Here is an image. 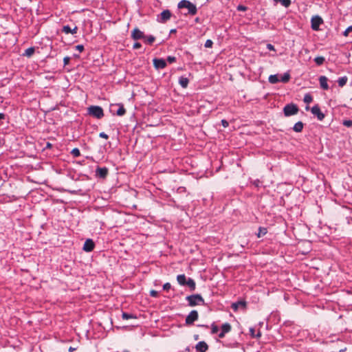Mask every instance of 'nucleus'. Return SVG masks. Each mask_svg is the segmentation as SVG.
I'll use <instances>...</instances> for the list:
<instances>
[{
  "label": "nucleus",
  "instance_id": "25",
  "mask_svg": "<svg viewBox=\"0 0 352 352\" xmlns=\"http://www.w3.org/2000/svg\"><path fill=\"white\" fill-rule=\"evenodd\" d=\"M267 228H265L264 227H259L258 233H256V236L258 238H260V237L265 235L267 234Z\"/></svg>",
  "mask_w": 352,
  "mask_h": 352
},
{
  "label": "nucleus",
  "instance_id": "58",
  "mask_svg": "<svg viewBox=\"0 0 352 352\" xmlns=\"http://www.w3.org/2000/svg\"><path fill=\"white\" fill-rule=\"evenodd\" d=\"M274 1L275 2H276V3H277V2H280V0H274Z\"/></svg>",
  "mask_w": 352,
  "mask_h": 352
},
{
  "label": "nucleus",
  "instance_id": "1",
  "mask_svg": "<svg viewBox=\"0 0 352 352\" xmlns=\"http://www.w3.org/2000/svg\"><path fill=\"white\" fill-rule=\"evenodd\" d=\"M179 9L186 8L188 12L184 14L195 15L197 13V6L188 0H182L177 4Z\"/></svg>",
  "mask_w": 352,
  "mask_h": 352
},
{
  "label": "nucleus",
  "instance_id": "28",
  "mask_svg": "<svg viewBox=\"0 0 352 352\" xmlns=\"http://www.w3.org/2000/svg\"><path fill=\"white\" fill-rule=\"evenodd\" d=\"M144 39H145V43H148V45H152L155 40V37L153 35H149L147 36H145V38Z\"/></svg>",
  "mask_w": 352,
  "mask_h": 352
},
{
  "label": "nucleus",
  "instance_id": "44",
  "mask_svg": "<svg viewBox=\"0 0 352 352\" xmlns=\"http://www.w3.org/2000/svg\"><path fill=\"white\" fill-rule=\"evenodd\" d=\"M250 333L252 338H255V329L254 327L250 328Z\"/></svg>",
  "mask_w": 352,
  "mask_h": 352
},
{
  "label": "nucleus",
  "instance_id": "19",
  "mask_svg": "<svg viewBox=\"0 0 352 352\" xmlns=\"http://www.w3.org/2000/svg\"><path fill=\"white\" fill-rule=\"evenodd\" d=\"M186 286H188L191 292L195 291L196 289V283L195 280L191 278H188Z\"/></svg>",
  "mask_w": 352,
  "mask_h": 352
},
{
  "label": "nucleus",
  "instance_id": "60",
  "mask_svg": "<svg viewBox=\"0 0 352 352\" xmlns=\"http://www.w3.org/2000/svg\"><path fill=\"white\" fill-rule=\"evenodd\" d=\"M30 1H32V0H29Z\"/></svg>",
  "mask_w": 352,
  "mask_h": 352
},
{
  "label": "nucleus",
  "instance_id": "7",
  "mask_svg": "<svg viewBox=\"0 0 352 352\" xmlns=\"http://www.w3.org/2000/svg\"><path fill=\"white\" fill-rule=\"evenodd\" d=\"M323 23V20L320 16H314L311 19V27L313 30H319V27Z\"/></svg>",
  "mask_w": 352,
  "mask_h": 352
},
{
  "label": "nucleus",
  "instance_id": "34",
  "mask_svg": "<svg viewBox=\"0 0 352 352\" xmlns=\"http://www.w3.org/2000/svg\"><path fill=\"white\" fill-rule=\"evenodd\" d=\"M342 124L346 127L352 126V120H344L342 122Z\"/></svg>",
  "mask_w": 352,
  "mask_h": 352
},
{
  "label": "nucleus",
  "instance_id": "26",
  "mask_svg": "<svg viewBox=\"0 0 352 352\" xmlns=\"http://www.w3.org/2000/svg\"><path fill=\"white\" fill-rule=\"evenodd\" d=\"M290 74L289 72L285 73L280 78V82H282L283 83H286L289 81L290 80Z\"/></svg>",
  "mask_w": 352,
  "mask_h": 352
},
{
  "label": "nucleus",
  "instance_id": "43",
  "mask_svg": "<svg viewBox=\"0 0 352 352\" xmlns=\"http://www.w3.org/2000/svg\"><path fill=\"white\" fill-rule=\"evenodd\" d=\"M99 137L107 140L109 138V136L107 134H106L104 132H101L99 134Z\"/></svg>",
  "mask_w": 352,
  "mask_h": 352
},
{
  "label": "nucleus",
  "instance_id": "41",
  "mask_svg": "<svg viewBox=\"0 0 352 352\" xmlns=\"http://www.w3.org/2000/svg\"><path fill=\"white\" fill-rule=\"evenodd\" d=\"M171 288V285L169 283H166L163 285V289L168 291Z\"/></svg>",
  "mask_w": 352,
  "mask_h": 352
},
{
  "label": "nucleus",
  "instance_id": "21",
  "mask_svg": "<svg viewBox=\"0 0 352 352\" xmlns=\"http://www.w3.org/2000/svg\"><path fill=\"white\" fill-rule=\"evenodd\" d=\"M304 124L301 121L297 122L293 126V130L296 133H300L302 131Z\"/></svg>",
  "mask_w": 352,
  "mask_h": 352
},
{
  "label": "nucleus",
  "instance_id": "15",
  "mask_svg": "<svg viewBox=\"0 0 352 352\" xmlns=\"http://www.w3.org/2000/svg\"><path fill=\"white\" fill-rule=\"evenodd\" d=\"M197 352H206L208 349V345L204 341H200L195 345Z\"/></svg>",
  "mask_w": 352,
  "mask_h": 352
},
{
  "label": "nucleus",
  "instance_id": "4",
  "mask_svg": "<svg viewBox=\"0 0 352 352\" xmlns=\"http://www.w3.org/2000/svg\"><path fill=\"white\" fill-rule=\"evenodd\" d=\"M87 113L89 115L97 118L100 119L104 116V111L100 106H90L87 108Z\"/></svg>",
  "mask_w": 352,
  "mask_h": 352
},
{
  "label": "nucleus",
  "instance_id": "56",
  "mask_svg": "<svg viewBox=\"0 0 352 352\" xmlns=\"http://www.w3.org/2000/svg\"><path fill=\"white\" fill-rule=\"evenodd\" d=\"M199 335L196 334V335L194 336V339L195 340H197L199 339Z\"/></svg>",
  "mask_w": 352,
  "mask_h": 352
},
{
  "label": "nucleus",
  "instance_id": "30",
  "mask_svg": "<svg viewBox=\"0 0 352 352\" xmlns=\"http://www.w3.org/2000/svg\"><path fill=\"white\" fill-rule=\"evenodd\" d=\"M325 61V58L323 56H317L314 58V62L317 65H321Z\"/></svg>",
  "mask_w": 352,
  "mask_h": 352
},
{
  "label": "nucleus",
  "instance_id": "39",
  "mask_svg": "<svg viewBox=\"0 0 352 352\" xmlns=\"http://www.w3.org/2000/svg\"><path fill=\"white\" fill-rule=\"evenodd\" d=\"M167 61L169 63H175L176 61V58L175 56H168L167 57Z\"/></svg>",
  "mask_w": 352,
  "mask_h": 352
},
{
  "label": "nucleus",
  "instance_id": "29",
  "mask_svg": "<svg viewBox=\"0 0 352 352\" xmlns=\"http://www.w3.org/2000/svg\"><path fill=\"white\" fill-rule=\"evenodd\" d=\"M122 318L123 320H129V319H131V318H136V316L131 314H129L126 312H122Z\"/></svg>",
  "mask_w": 352,
  "mask_h": 352
},
{
  "label": "nucleus",
  "instance_id": "38",
  "mask_svg": "<svg viewBox=\"0 0 352 352\" xmlns=\"http://www.w3.org/2000/svg\"><path fill=\"white\" fill-rule=\"evenodd\" d=\"M352 32V25L348 27L345 31L343 32V35L344 36H347L349 35V34Z\"/></svg>",
  "mask_w": 352,
  "mask_h": 352
},
{
  "label": "nucleus",
  "instance_id": "3",
  "mask_svg": "<svg viewBox=\"0 0 352 352\" xmlns=\"http://www.w3.org/2000/svg\"><path fill=\"white\" fill-rule=\"evenodd\" d=\"M299 111V108L297 104L294 103L287 104L283 108V113L285 117H289L297 114Z\"/></svg>",
  "mask_w": 352,
  "mask_h": 352
},
{
  "label": "nucleus",
  "instance_id": "49",
  "mask_svg": "<svg viewBox=\"0 0 352 352\" xmlns=\"http://www.w3.org/2000/svg\"><path fill=\"white\" fill-rule=\"evenodd\" d=\"M52 147V144L50 142H47L44 149L51 148Z\"/></svg>",
  "mask_w": 352,
  "mask_h": 352
},
{
  "label": "nucleus",
  "instance_id": "46",
  "mask_svg": "<svg viewBox=\"0 0 352 352\" xmlns=\"http://www.w3.org/2000/svg\"><path fill=\"white\" fill-rule=\"evenodd\" d=\"M75 47L77 50H78L80 52L84 50V46L82 45H78Z\"/></svg>",
  "mask_w": 352,
  "mask_h": 352
},
{
  "label": "nucleus",
  "instance_id": "5",
  "mask_svg": "<svg viewBox=\"0 0 352 352\" xmlns=\"http://www.w3.org/2000/svg\"><path fill=\"white\" fill-rule=\"evenodd\" d=\"M110 111L113 115H117L118 116H122L126 112L124 105L121 103L111 104L110 107Z\"/></svg>",
  "mask_w": 352,
  "mask_h": 352
},
{
  "label": "nucleus",
  "instance_id": "16",
  "mask_svg": "<svg viewBox=\"0 0 352 352\" xmlns=\"http://www.w3.org/2000/svg\"><path fill=\"white\" fill-rule=\"evenodd\" d=\"M327 81L328 78L326 76H321L319 77L320 86L323 90H328L329 88Z\"/></svg>",
  "mask_w": 352,
  "mask_h": 352
},
{
  "label": "nucleus",
  "instance_id": "18",
  "mask_svg": "<svg viewBox=\"0 0 352 352\" xmlns=\"http://www.w3.org/2000/svg\"><path fill=\"white\" fill-rule=\"evenodd\" d=\"M177 280L180 285L186 286V281L188 280V279L186 278L185 274H179L177 276Z\"/></svg>",
  "mask_w": 352,
  "mask_h": 352
},
{
  "label": "nucleus",
  "instance_id": "54",
  "mask_svg": "<svg viewBox=\"0 0 352 352\" xmlns=\"http://www.w3.org/2000/svg\"><path fill=\"white\" fill-rule=\"evenodd\" d=\"M261 336V333L258 331L257 334H255V338H260Z\"/></svg>",
  "mask_w": 352,
  "mask_h": 352
},
{
  "label": "nucleus",
  "instance_id": "53",
  "mask_svg": "<svg viewBox=\"0 0 352 352\" xmlns=\"http://www.w3.org/2000/svg\"><path fill=\"white\" fill-rule=\"evenodd\" d=\"M76 350V348H74V347H72V346H70L68 349L69 352H74V351Z\"/></svg>",
  "mask_w": 352,
  "mask_h": 352
},
{
  "label": "nucleus",
  "instance_id": "55",
  "mask_svg": "<svg viewBox=\"0 0 352 352\" xmlns=\"http://www.w3.org/2000/svg\"><path fill=\"white\" fill-rule=\"evenodd\" d=\"M176 32H177L176 29H172L170 31V34H173V33H175Z\"/></svg>",
  "mask_w": 352,
  "mask_h": 352
},
{
  "label": "nucleus",
  "instance_id": "33",
  "mask_svg": "<svg viewBox=\"0 0 352 352\" xmlns=\"http://www.w3.org/2000/svg\"><path fill=\"white\" fill-rule=\"evenodd\" d=\"M280 2L285 8L289 7L292 3L291 0H280Z\"/></svg>",
  "mask_w": 352,
  "mask_h": 352
},
{
  "label": "nucleus",
  "instance_id": "48",
  "mask_svg": "<svg viewBox=\"0 0 352 352\" xmlns=\"http://www.w3.org/2000/svg\"><path fill=\"white\" fill-rule=\"evenodd\" d=\"M267 48L269 50H273V51H275V48H274V46L272 44H267Z\"/></svg>",
  "mask_w": 352,
  "mask_h": 352
},
{
  "label": "nucleus",
  "instance_id": "27",
  "mask_svg": "<svg viewBox=\"0 0 352 352\" xmlns=\"http://www.w3.org/2000/svg\"><path fill=\"white\" fill-rule=\"evenodd\" d=\"M348 78L346 76H342L338 78V85L341 87L344 86L347 82Z\"/></svg>",
  "mask_w": 352,
  "mask_h": 352
},
{
  "label": "nucleus",
  "instance_id": "40",
  "mask_svg": "<svg viewBox=\"0 0 352 352\" xmlns=\"http://www.w3.org/2000/svg\"><path fill=\"white\" fill-rule=\"evenodd\" d=\"M150 296L153 298H157L158 297V292L155 290H151L150 292Z\"/></svg>",
  "mask_w": 352,
  "mask_h": 352
},
{
  "label": "nucleus",
  "instance_id": "17",
  "mask_svg": "<svg viewBox=\"0 0 352 352\" xmlns=\"http://www.w3.org/2000/svg\"><path fill=\"white\" fill-rule=\"evenodd\" d=\"M62 31H63V32H64L65 34H76V32L78 31V27L75 26L73 29H72L69 25H64L63 27Z\"/></svg>",
  "mask_w": 352,
  "mask_h": 352
},
{
  "label": "nucleus",
  "instance_id": "42",
  "mask_svg": "<svg viewBox=\"0 0 352 352\" xmlns=\"http://www.w3.org/2000/svg\"><path fill=\"white\" fill-rule=\"evenodd\" d=\"M69 61H70V57L69 56H65L64 58H63V63H64V65H67L69 63Z\"/></svg>",
  "mask_w": 352,
  "mask_h": 352
},
{
  "label": "nucleus",
  "instance_id": "8",
  "mask_svg": "<svg viewBox=\"0 0 352 352\" xmlns=\"http://www.w3.org/2000/svg\"><path fill=\"white\" fill-rule=\"evenodd\" d=\"M171 15V12L169 10H164L157 16V21L159 23H164L170 19Z\"/></svg>",
  "mask_w": 352,
  "mask_h": 352
},
{
  "label": "nucleus",
  "instance_id": "51",
  "mask_svg": "<svg viewBox=\"0 0 352 352\" xmlns=\"http://www.w3.org/2000/svg\"><path fill=\"white\" fill-rule=\"evenodd\" d=\"M226 333L221 331L219 333L218 336L219 338H223L225 337Z\"/></svg>",
  "mask_w": 352,
  "mask_h": 352
},
{
  "label": "nucleus",
  "instance_id": "57",
  "mask_svg": "<svg viewBox=\"0 0 352 352\" xmlns=\"http://www.w3.org/2000/svg\"><path fill=\"white\" fill-rule=\"evenodd\" d=\"M186 351H187V352H190V348H189V347H187V348L186 349Z\"/></svg>",
  "mask_w": 352,
  "mask_h": 352
},
{
  "label": "nucleus",
  "instance_id": "59",
  "mask_svg": "<svg viewBox=\"0 0 352 352\" xmlns=\"http://www.w3.org/2000/svg\"><path fill=\"white\" fill-rule=\"evenodd\" d=\"M345 350H346V349H342V350H340V352L344 351H345Z\"/></svg>",
  "mask_w": 352,
  "mask_h": 352
},
{
  "label": "nucleus",
  "instance_id": "6",
  "mask_svg": "<svg viewBox=\"0 0 352 352\" xmlns=\"http://www.w3.org/2000/svg\"><path fill=\"white\" fill-rule=\"evenodd\" d=\"M198 318H199V314H198L197 311H196V310L191 311L186 318V320H185L186 324L188 326L193 324V323L198 320Z\"/></svg>",
  "mask_w": 352,
  "mask_h": 352
},
{
  "label": "nucleus",
  "instance_id": "12",
  "mask_svg": "<svg viewBox=\"0 0 352 352\" xmlns=\"http://www.w3.org/2000/svg\"><path fill=\"white\" fill-rule=\"evenodd\" d=\"M94 247H95V243L93 241V240L91 239H88L85 241L82 249L84 251H85L87 252H91L94 249Z\"/></svg>",
  "mask_w": 352,
  "mask_h": 352
},
{
  "label": "nucleus",
  "instance_id": "47",
  "mask_svg": "<svg viewBox=\"0 0 352 352\" xmlns=\"http://www.w3.org/2000/svg\"><path fill=\"white\" fill-rule=\"evenodd\" d=\"M221 124H222V126H223V127L226 128V127H228V126L229 123H228V122L227 120H221Z\"/></svg>",
  "mask_w": 352,
  "mask_h": 352
},
{
  "label": "nucleus",
  "instance_id": "31",
  "mask_svg": "<svg viewBox=\"0 0 352 352\" xmlns=\"http://www.w3.org/2000/svg\"><path fill=\"white\" fill-rule=\"evenodd\" d=\"M313 98L309 94H307L304 96L303 101L307 104H309L312 102Z\"/></svg>",
  "mask_w": 352,
  "mask_h": 352
},
{
  "label": "nucleus",
  "instance_id": "13",
  "mask_svg": "<svg viewBox=\"0 0 352 352\" xmlns=\"http://www.w3.org/2000/svg\"><path fill=\"white\" fill-rule=\"evenodd\" d=\"M153 61L154 67L157 69H164L166 67V62L163 58H154Z\"/></svg>",
  "mask_w": 352,
  "mask_h": 352
},
{
  "label": "nucleus",
  "instance_id": "37",
  "mask_svg": "<svg viewBox=\"0 0 352 352\" xmlns=\"http://www.w3.org/2000/svg\"><path fill=\"white\" fill-rule=\"evenodd\" d=\"M236 10L238 11H241V12H245L248 10V7L243 6V5H239L237 7H236Z\"/></svg>",
  "mask_w": 352,
  "mask_h": 352
},
{
  "label": "nucleus",
  "instance_id": "2",
  "mask_svg": "<svg viewBox=\"0 0 352 352\" xmlns=\"http://www.w3.org/2000/svg\"><path fill=\"white\" fill-rule=\"evenodd\" d=\"M186 300L188 301V305L190 307H195L197 305H204L205 301L201 294H192L186 297Z\"/></svg>",
  "mask_w": 352,
  "mask_h": 352
},
{
  "label": "nucleus",
  "instance_id": "45",
  "mask_svg": "<svg viewBox=\"0 0 352 352\" xmlns=\"http://www.w3.org/2000/svg\"><path fill=\"white\" fill-rule=\"evenodd\" d=\"M142 47V45L140 43L136 42L133 44V49H139Z\"/></svg>",
  "mask_w": 352,
  "mask_h": 352
},
{
  "label": "nucleus",
  "instance_id": "22",
  "mask_svg": "<svg viewBox=\"0 0 352 352\" xmlns=\"http://www.w3.org/2000/svg\"><path fill=\"white\" fill-rule=\"evenodd\" d=\"M221 331L225 333L230 332L232 329L231 325L228 322L223 324L221 327Z\"/></svg>",
  "mask_w": 352,
  "mask_h": 352
},
{
  "label": "nucleus",
  "instance_id": "36",
  "mask_svg": "<svg viewBox=\"0 0 352 352\" xmlns=\"http://www.w3.org/2000/svg\"><path fill=\"white\" fill-rule=\"evenodd\" d=\"M219 331V327L217 325H215L214 324H212L211 326V333L212 334L217 333Z\"/></svg>",
  "mask_w": 352,
  "mask_h": 352
},
{
  "label": "nucleus",
  "instance_id": "50",
  "mask_svg": "<svg viewBox=\"0 0 352 352\" xmlns=\"http://www.w3.org/2000/svg\"><path fill=\"white\" fill-rule=\"evenodd\" d=\"M260 183L261 182L258 179H256L253 182L254 185H255L256 187H259Z\"/></svg>",
  "mask_w": 352,
  "mask_h": 352
},
{
  "label": "nucleus",
  "instance_id": "20",
  "mask_svg": "<svg viewBox=\"0 0 352 352\" xmlns=\"http://www.w3.org/2000/svg\"><path fill=\"white\" fill-rule=\"evenodd\" d=\"M179 83L182 88H186L188 85L189 80L186 77L181 76L179 78Z\"/></svg>",
  "mask_w": 352,
  "mask_h": 352
},
{
  "label": "nucleus",
  "instance_id": "35",
  "mask_svg": "<svg viewBox=\"0 0 352 352\" xmlns=\"http://www.w3.org/2000/svg\"><path fill=\"white\" fill-rule=\"evenodd\" d=\"M212 45H213V42H212V40H210V39H208V40H206V43H205V44H204V46H205V47H206V48H210V47H212Z\"/></svg>",
  "mask_w": 352,
  "mask_h": 352
},
{
  "label": "nucleus",
  "instance_id": "23",
  "mask_svg": "<svg viewBox=\"0 0 352 352\" xmlns=\"http://www.w3.org/2000/svg\"><path fill=\"white\" fill-rule=\"evenodd\" d=\"M268 80L272 84H276L280 82V79L278 78V76L277 74L270 75L268 78Z\"/></svg>",
  "mask_w": 352,
  "mask_h": 352
},
{
  "label": "nucleus",
  "instance_id": "52",
  "mask_svg": "<svg viewBox=\"0 0 352 352\" xmlns=\"http://www.w3.org/2000/svg\"><path fill=\"white\" fill-rule=\"evenodd\" d=\"M6 118V115L3 113H0V122Z\"/></svg>",
  "mask_w": 352,
  "mask_h": 352
},
{
  "label": "nucleus",
  "instance_id": "11",
  "mask_svg": "<svg viewBox=\"0 0 352 352\" xmlns=\"http://www.w3.org/2000/svg\"><path fill=\"white\" fill-rule=\"evenodd\" d=\"M311 113L317 116L319 120H322L324 118V114L320 111V109L318 104L312 107L311 109Z\"/></svg>",
  "mask_w": 352,
  "mask_h": 352
},
{
  "label": "nucleus",
  "instance_id": "10",
  "mask_svg": "<svg viewBox=\"0 0 352 352\" xmlns=\"http://www.w3.org/2000/svg\"><path fill=\"white\" fill-rule=\"evenodd\" d=\"M131 38L135 40H140L143 39L145 38V35L143 32H142L140 29L138 28H135L133 29V30L131 32Z\"/></svg>",
  "mask_w": 352,
  "mask_h": 352
},
{
  "label": "nucleus",
  "instance_id": "32",
  "mask_svg": "<svg viewBox=\"0 0 352 352\" xmlns=\"http://www.w3.org/2000/svg\"><path fill=\"white\" fill-rule=\"evenodd\" d=\"M71 154L74 157H77L80 155V150L78 148H74L72 150Z\"/></svg>",
  "mask_w": 352,
  "mask_h": 352
},
{
  "label": "nucleus",
  "instance_id": "14",
  "mask_svg": "<svg viewBox=\"0 0 352 352\" xmlns=\"http://www.w3.org/2000/svg\"><path fill=\"white\" fill-rule=\"evenodd\" d=\"M247 306V302L245 300H239L235 302H233L231 305L232 309L236 311L239 308L243 309H245Z\"/></svg>",
  "mask_w": 352,
  "mask_h": 352
},
{
  "label": "nucleus",
  "instance_id": "24",
  "mask_svg": "<svg viewBox=\"0 0 352 352\" xmlns=\"http://www.w3.org/2000/svg\"><path fill=\"white\" fill-rule=\"evenodd\" d=\"M35 52V49L33 47H29L26 49L23 54V56H25L27 57H30Z\"/></svg>",
  "mask_w": 352,
  "mask_h": 352
},
{
  "label": "nucleus",
  "instance_id": "9",
  "mask_svg": "<svg viewBox=\"0 0 352 352\" xmlns=\"http://www.w3.org/2000/svg\"><path fill=\"white\" fill-rule=\"evenodd\" d=\"M109 170L107 167L98 166L96 169V177L100 179H105L107 177Z\"/></svg>",
  "mask_w": 352,
  "mask_h": 352
}]
</instances>
